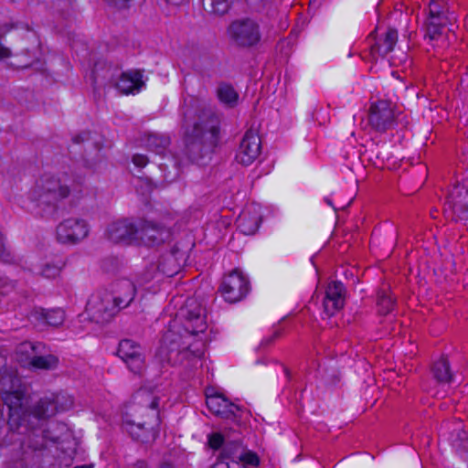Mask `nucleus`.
Instances as JSON below:
<instances>
[{
    "mask_svg": "<svg viewBox=\"0 0 468 468\" xmlns=\"http://www.w3.org/2000/svg\"><path fill=\"white\" fill-rule=\"evenodd\" d=\"M184 154L197 165L211 160L221 140V115L210 108L185 101L181 108Z\"/></svg>",
    "mask_w": 468,
    "mask_h": 468,
    "instance_id": "obj_1",
    "label": "nucleus"
},
{
    "mask_svg": "<svg viewBox=\"0 0 468 468\" xmlns=\"http://www.w3.org/2000/svg\"><path fill=\"white\" fill-rule=\"evenodd\" d=\"M2 399L8 408L7 425L21 432L35 424L46 428L48 419L58 411H65L73 406V398L66 393L52 394L41 398L31 409H26V388L17 378H2Z\"/></svg>",
    "mask_w": 468,
    "mask_h": 468,
    "instance_id": "obj_2",
    "label": "nucleus"
},
{
    "mask_svg": "<svg viewBox=\"0 0 468 468\" xmlns=\"http://www.w3.org/2000/svg\"><path fill=\"white\" fill-rule=\"evenodd\" d=\"M181 315L185 319L182 335L174 328H169L163 335L159 347L155 353V359L162 365L175 366L182 361L181 356L189 348V336L205 332L207 323L205 309L193 301L187 302L181 309Z\"/></svg>",
    "mask_w": 468,
    "mask_h": 468,
    "instance_id": "obj_3",
    "label": "nucleus"
},
{
    "mask_svg": "<svg viewBox=\"0 0 468 468\" xmlns=\"http://www.w3.org/2000/svg\"><path fill=\"white\" fill-rule=\"evenodd\" d=\"M81 178H73L64 173L59 177L44 175L30 193V198L46 215L57 211L58 203L68 197L70 193L81 191Z\"/></svg>",
    "mask_w": 468,
    "mask_h": 468,
    "instance_id": "obj_4",
    "label": "nucleus"
},
{
    "mask_svg": "<svg viewBox=\"0 0 468 468\" xmlns=\"http://www.w3.org/2000/svg\"><path fill=\"white\" fill-rule=\"evenodd\" d=\"M141 406V417L136 420H125L123 429L131 435L133 440L142 443L153 442L159 434V402L160 399L145 390L136 395Z\"/></svg>",
    "mask_w": 468,
    "mask_h": 468,
    "instance_id": "obj_5",
    "label": "nucleus"
},
{
    "mask_svg": "<svg viewBox=\"0 0 468 468\" xmlns=\"http://www.w3.org/2000/svg\"><path fill=\"white\" fill-rule=\"evenodd\" d=\"M10 431L27 436V442L22 445V452L17 453L7 463V468H43L46 456L47 441H57L58 437L52 436L47 428L35 424V427H27L25 432L8 425Z\"/></svg>",
    "mask_w": 468,
    "mask_h": 468,
    "instance_id": "obj_6",
    "label": "nucleus"
},
{
    "mask_svg": "<svg viewBox=\"0 0 468 468\" xmlns=\"http://www.w3.org/2000/svg\"><path fill=\"white\" fill-rule=\"evenodd\" d=\"M117 66L109 64L105 60H98L95 62L92 69V78L94 82L99 79L104 80L110 84H112L122 94H134L139 92L145 85L143 80L144 70L132 69L122 72L120 76L115 79L114 71H117Z\"/></svg>",
    "mask_w": 468,
    "mask_h": 468,
    "instance_id": "obj_7",
    "label": "nucleus"
},
{
    "mask_svg": "<svg viewBox=\"0 0 468 468\" xmlns=\"http://www.w3.org/2000/svg\"><path fill=\"white\" fill-rule=\"evenodd\" d=\"M226 32L229 43L239 48H251L261 41L260 23L249 16L232 20Z\"/></svg>",
    "mask_w": 468,
    "mask_h": 468,
    "instance_id": "obj_8",
    "label": "nucleus"
},
{
    "mask_svg": "<svg viewBox=\"0 0 468 468\" xmlns=\"http://www.w3.org/2000/svg\"><path fill=\"white\" fill-rule=\"evenodd\" d=\"M443 213L446 218L455 222L468 219V172L452 186L444 202Z\"/></svg>",
    "mask_w": 468,
    "mask_h": 468,
    "instance_id": "obj_9",
    "label": "nucleus"
},
{
    "mask_svg": "<svg viewBox=\"0 0 468 468\" xmlns=\"http://www.w3.org/2000/svg\"><path fill=\"white\" fill-rule=\"evenodd\" d=\"M207 442L211 449L219 451L217 460L226 463L229 468V462L236 463L239 454L242 453L246 445L239 435L230 438L228 434L220 432H212L207 436Z\"/></svg>",
    "mask_w": 468,
    "mask_h": 468,
    "instance_id": "obj_10",
    "label": "nucleus"
},
{
    "mask_svg": "<svg viewBox=\"0 0 468 468\" xmlns=\"http://www.w3.org/2000/svg\"><path fill=\"white\" fill-rule=\"evenodd\" d=\"M250 289L248 277L239 269H235L223 277L219 292L225 301L235 303L244 299Z\"/></svg>",
    "mask_w": 468,
    "mask_h": 468,
    "instance_id": "obj_11",
    "label": "nucleus"
},
{
    "mask_svg": "<svg viewBox=\"0 0 468 468\" xmlns=\"http://www.w3.org/2000/svg\"><path fill=\"white\" fill-rule=\"evenodd\" d=\"M397 118L395 107L388 101H378L371 104L368 111V123L379 133L395 128Z\"/></svg>",
    "mask_w": 468,
    "mask_h": 468,
    "instance_id": "obj_12",
    "label": "nucleus"
},
{
    "mask_svg": "<svg viewBox=\"0 0 468 468\" xmlns=\"http://www.w3.org/2000/svg\"><path fill=\"white\" fill-rule=\"evenodd\" d=\"M86 311L90 319L98 324L109 322L117 313L118 308L112 293L93 294L86 304Z\"/></svg>",
    "mask_w": 468,
    "mask_h": 468,
    "instance_id": "obj_13",
    "label": "nucleus"
},
{
    "mask_svg": "<svg viewBox=\"0 0 468 468\" xmlns=\"http://www.w3.org/2000/svg\"><path fill=\"white\" fill-rule=\"evenodd\" d=\"M117 356L125 363L128 369L136 375H141L145 368L144 348L136 341L129 338L119 342Z\"/></svg>",
    "mask_w": 468,
    "mask_h": 468,
    "instance_id": "obj_14",
    "label": "nucleus"
},
{
    "mask_svg": "<svg viewBox=\"0 0 468 468\" xmlns=\"http://www.w3.org/2000/svg\"><path fill=\"white\" fill-rule=\"evenodd\" d=\"M171 238V231L163 224L139 218L138 242L147 247L159 246Z\"/></svg>",
    "mask_w": 468,
    "mask_h": 468,
    "instance_id": "obj_15",
    "label": "nucleus"
},
{
    "mask_svg": "<svg viewBox=\"0 0 468 468\" xmlns=\"http://www.w3.org/2000/svg\"><path fill=\"white\" fill-rule=\"evenodd\" d=\"M139 219L123 218L111 223L106 229L107 238L114 243L138 242Z\"/></svg>",
    "mask_w": 468,
    "mask_h": 468,
    "instance_id": "obj_16",
    "label": "nucleus"
},
{
    "mask_svg": "<svg viewBox=\"0 0 468 468\" xmlns=\"http://www.w3.org/2000/svg\"><path fill=\"white\" fill-rule=\"evenodd\" d=\"M89 234V226L82 218H67L57 227V239L63 244H77Z\"/></svg>",
    "mask_w": 468,
    "mask_h": 468,
    "instance_id": "obj_17",
    "label": "nucleus"
},
{
    "mask_svg": "<svg viewBox=\"0 0 468 468\" xmlns=\"http://www.w3.org/2000/svg\"><path fill=\"white\" fill-rule=\"evenodd\" d=\"M261 150V143L259 134L253 130H248L239 144L236 160L244 165H250L259 156Z\"/></svg>",
    "mask_w": 468,
    "mask_h": 468,
    "instance_id": "obj_18",
    "label": "nucleus"
},
{
    "mask_svg": "<svg viewBox=\"0 0 468 468\" xmlns=\"http://www.w3.org/2000/svg\"><path fill=\"white\" fill-rule=\"evenodd\" d=\"M206 403L213 414L218 416L222 419L226 420H236L240 417V408L229 401V399L224 397L222 394L214 393V394H206Z\"/></svg>",
    "mask_w": 468,
    "mask_h": 468,
    "instance_id": "obj_19",
    "label": "nucleus"
},
{
    "mask_svg": "<svg viewBox=\"0 0 468 468\" xmlns=\"http://www.w3.org/2000/svg\"><path fill=\"white\" fill-rule=\"evenodd\" d=\"M345 303V287L341 282L328 283L323 301L324 311L328 316L334 315Z\"/></svg>",
    "mask_w": 468,
    "mask_h": 468,
    "instance_id": "obj_20",
    "label": "nucleus"
},
{
    "mask_svg": "<svg viewBox=\"0 0 468 468\" xmlns=\"http://www.w3.org/2000/svg\"><path fill=\"white\" fill-rule=\"evenodd\" d=\"M186 261V252L175 245L169 251L161 256L157 269L163 274L172 277L176 275Z\"/></svg>",
    "mask_w": 468,
    "mask_h": 468,
    "instance_id": "obj_21",
    "label": "nucleus"
},
{
    "mask_svg": "<svg viewBox=\"0 0 468 468\" xmlns=\"http://www.w3.org/2000/svg\"><path fill=\"white\" fill-rule=\"evenodd\" d=\"M50 347L43 342L25 341L16 348L17 360L25 365H30L34 359L46 355Z\"/></svg>",
    "mask_w": 468,
    "mask_h": 468,
    "instance_id": "obj_22",
    "label": "nucleus"
},
{
    "mask_svg": "<svg viewBox=\"0 0 468 468\" xmlns=\"http://www.w3.org/2000/svg\"><path fill=\"white\" fill-rule=\"evenodd\" d=\"M135 293V286L130 280L123 279L116 282L112 297L118 310L129 306L133 302Z\"/></svg>",
    "mask_w": 468,
    "mask_h": 468,
    "instance_id": "obj_23",
    "label": "nucleus"
},
{
    "mask_svg": "<svg viewBox=\"0 0 468 468\" xmlns=\"http://www.w3.org/2000/svg\"><path fill=\"white\" fill-rule=\"evenodd\" d=\"M160 171L163 173L164 180L167 183L176 181L181 174V164L178 157L167 152V154L160 156V161L157 162Z\"/></svg>",
    "mask_w": 468,
    "mask_h": 468,
    "instance_id": "obj_24",
    "label": "nucleus"
},
{
    "mask_svg": "<svg viewBox=\"0 0 468 468\" xmlns=\"http://www.w3.org/2000/svg\"><path fill=\"white\" fill-rule=\"evenodd\" d=\"M30 316L34 321L54 327L60 325L65 319L64 311L60 308L51 310L36 308L31 312Z\"/></svg>",
    "mask_w": 468,
    "mask_h": 468,
    "instance_id": "obj_25",
    "label": "nucleus"
},
{
    "mask_svg": "<svg viewBox=\"0 0 468 468\" xmlns=\"http://www.w3.org/2000/svg\"><path fill=\"white\" fill-rule=\"evenodd\" d=\"M170 144L169 135L156 133H148L144 141L145 147L159 156L166 153Z\"/></svg>",
    "mask_w": 468,
    "mask_h": 468,
    "instance_id": "obj_26",
    "label": "nucleus"
},
{
    "mask_svg": "<svg viewBox=\"0 0 468 468\" xmlns=\"http://www.w3.org/2000/svg\"><path fill=\"white\" fill-rule=\"evenodd\" d=\"M448 440L456 451H468V431L462 422L457 421L452 424Z\"/></svg>",
    "mask_w": 468,
    "mask_h": 468,
    "instance_id": "obj_27",
    "label": "nucleus"
},
{
    "mask_svg": "<svg viewBox=\"0 0 468 468\" xmlns=\"http://www.w3.org/2000/svg\"><path fill=\"white\" fill-rule=\"evenodd\" d=\"M398 41V31L394 28H388L384 37L378 39L371 48L372 53H377L385 57L391 52Z\"/></svg>",
    "mask_w": 468,
    "mask_h": 468,
    "instance_id": "obj_28",
    "label": "nucleus"
},
{
    "mask_svg": "<svg viewBox=\"0 0 468 468\" xmlns=\"http://www.w3.org/2000/svg\"><path fill=\"white\" fill-rule=\"evenodd\" d=\"M433 378L439 383H451L453 378V373L451 369L447 356H441L440 359L435 361L431 367Z\"/></svg>",
    "mask_w": 468,
    "mask_h": 468,
    "instance_id": "obj_29",
    "label": "nucleus"
},
{
    "mask_svg": "<svg viewBox=\"0 0 468 468\" xmlns=\"http://www.w3.org/2000/svg\"><path fill=\"white\" fill-rule=\"evenodd\" d=\"M378 311L382 315L391 313L395 306V297L388 289H380L377 299Z\"/></svg>",
    "mask_w": 468,
    "mask_h": 468,
    "instance_id": "obj_30",
    "label": "nucleus"
},
{
    "mask_svg": "<svg viewBox=\"0 0 468 468\" xmlns=\"http://www.w3.org/2000/svg\"><path fill=\"white\" fill-rule=\"evenodd\" d=\"M59 363L58 357L52 354L51 349L43 355L42 356L37 357V359H34V362L28 365L34 369L40 370H54L58 367Z\"/></svg>",
    "mask_w": 468,
    "mask_h": 468,
    "instance_id": "obj_31",
    "label": "nucleus"
},
{
    "mask_svg": "<svg viewBox=\"0 0 468 468\" xmlns=\"http://www.w3.org/2000/svg\"><path fill=\"white\" fill-rule=\"evenodd\" d=\"M217 95L221 102L229 105V107L236 105L239 99V94L235 89L230 84L227 83L219 84L217 90Z\"/></svg>",
    "mask_w": 468,
    "mask_h": 468,
    "instance_id": "obj_32",
    "label": "nucleus"
},
{
    "mask_svg": "<svg viewBox=\"0 0 468 468\" xmlns=\"http://www.w3.org/2000/svg\"><path fill=\"white\" fill-rule=\"evenodd\" d=\"M234 0H208L205 10L215 16H222L231 9Z\"/></svg>",
    "mask_w": 468,
    "mask_h": 468,
    "instance_id": "obj_33",
    "label": "nucleus"
},
{
    "mask_svg": "<svg viewBox=\"0 0 468 468\" xmlns=\"http://www.w3.org/2000/svg\"><path fill=\"white\" fill-rule=\"evenodd\" d=\"M260 463L259 455L246 446L242 453L239 454L236 464L239 465L241 468H256L260 465Z\"/></svg>",
    "mask_w": 468,
    "mask_h": 468,
    "instance_id": "obj_34",
    "label": "nucleus"
},
{
    "mask_svg": "<svg viewBox=\"0 0 468 468\" xmlns=\"http://www.w3.org/2000/svg\"><path fill=\"white\" fill-rule=\"evenodd\" d=\"M64 266V262L59 260L57 262H47L41 269V275L48 279L56 278Z\"/></svg>",
    "mask_w": 468,
    "mask_h": 468,
    "instance_id": "obj_35",
    "label": "nucleus"
},
{
    "mask_svg": "<svg viewBox=\"0 0 468 468\" xmlns=\"http://www.w3.org/2000/svg\"><path fill=\"white\" fill-rule=\"evenodd\" d=\"M51 5L58 12L64 13L71 6V0H51Z\"/></svg>",
    "mask_w": 468,
    "mask_h": 468,
    "instance_id": "obj_36",
    "label": "nucleus"
},
{
    "mask_svg": "<svg viewBox=\"0 0 468 468\" xmlns=\"http://www.w3.org/2000/svg\"><path fill=\"white\" fill-rule=\"evenodd\" d=\"M245 219H246V215L239 216V220H238L239 228L245 234H253L256 231V229H258L256 222H254L252 227L246 228Z\"/></svg>",
    "mask_w": 468,
    "mask_h": 468,
    "instance_id": "obj_37",
    "label": "nucleus"
},
{
    "mask_svg": "<svg viewBox=\"0 0 468 468\" xmlns=\"http://www.w3.org/2000/svg\"><path fill=\"white\" fill-rule=\"evenodd\" d=\"M442 27L435 25L434 23L427 24V35L430 38L434 39L441 34Z\"/></svg>",
    "mask_w": 468,
    "mask_h": 468,
    "instance_id": "obj_38",
    "label": "nucleus"
},
{
    "mask_svg": "<svg viewBox=\"0 0 468 468\" xmlns=\"http://www.w3.org/2000/svg\"><path fill=\"white\" fill-rule=\"evenodd\" d=\"M445 16L443 6L439 2H431L430 4V16Z\"/></svg>",
    "mask_w": 468,
    "mask_h": 468,
    "instance_id": "obj_39",
    "label": "nucleus"
},
{
    "mask_svg": "<svg viewBox=\"0 0 468 468\" xmlns=\"http://www.w3.org/2000/svg\"><path fill=\"white\" fill-rule=\"evenodd\" d=\"M110 5L119 9L128 8L133 0H105Z\"/></svg>",
    "mask_w": 468,
    "mask_h": 468,
    "instance_id": "obj_40",
    "label": "nucleus"
},
{
    "mask_svg": "<svg viewBox=\"0 0 468 468\" xmlns=\"http://www.w3.org/2000/svg\"><path fill=\"white\" fill-rule=\"evenodd\" d=\"M249 2L256 12H261L266 7L271 0H249Z\"/></svg>",
    "mask_w": 468,
    "mask_h": 468,
    "instance_id": "obj_41",
    "label": "nucleus"
},
{
    "mask_svg": "<svg viewBox=\"0 0 468 468\" xmlns=\"http://www.w3.org/2000/svg\"><path fill=\"white\" fill-rule=\"evenodd\" d=\"M148 161V157L144 154H136L133 156V163L138 167L145 166Z\"/></svg>",
    "mask_w": 468,
    "mask_h": 468,
    "instance_id": "obj_42",
    "label": "nucleus"
},
{
    "mask_svg": "<svg viewBox=\"0 0 468 468\" xmlns=\"http://www.w3.org/2000/svg\"><path fill=\"white\" fill-rule=\"evenodd\" d=\"M446 21H447L446 16H433L428 17L427 24L434 23L435 25H438V26L443 27L444 25L446 24Z\"/></svg>",
    "mask_w": 468,
    "mask_h": 468,
    "instance_id": "obj_43",
    "label": "nucleus"
},
{
    "mask_svg": "<svg viewBox=\"0 0 468 468\" xmlns=\"http://www.w3.org/2000/svg\"><path fill=\"white\" fill-rule=\"evenodd\" d=\"M446 21H447L446 16H433L428 17L427 24L434 23L435 25H438V26L443 27L444 25L446 24Z\"/></svg>",
    "mask_w": 468,
    "mask_h": 468,
    "instance_id": "obj_44",
    "label": "nucleus"
},
{
    "mask_svg": "<svg viewBox=\"0 0 468 468\" xmlns=\"http://www.w3.org/2000/svg\"><path fill=\"white\" fill-rule=\"evenodd\" d=\"M90 139V132H82L72 138L74 144H80Z\"/></svg>",
    "mask_w": 468,
    "mask_h": 468,
    "instance_id": "obj_45",
    "label": "nucleus"
},
{
    "mask_svg": "<svg viewBox=\"0 0 468 468\" xmlns=\"http://www.w3.org/2000/svg\"><path fill=\"white\" fill-rule=\"evenodd\" d=\"M281 333L280 331H275L272 335H271L270 337H267L265 338L264 340H262L261 342V346H269L271 345V343H273L279 336H280Z\"/></svg>",
    "mask_w": 468,
    "mask_h": 468,
    "instance_id": "obj_46",
    "label": "nucleus"
},
{
    "mask_svg": "<svg viewBox=\"0 0 468 468\" xmlns=\"http://www.w3.org/2000/svg\"><path fill=\"white\" fill-rule=\"evenodd\" d=\"M11 55V51L9 48L0 45V58H9Z\"/></svg>",
    "mask_w": 468,
    "mask_h": 468,
    "instance_id": "obj_47",
    "label": "nucleus"
},
{
    "mask_svg": "<svg viewBox=\"0 0 468 468\" xmlns=\"http://www.w3.org/2000/svg\"><path fill=\"white\" fill-rule=\"evenodd\" d=\"M132 468H150V466L146 461L138 460L133 464Z\"/></svg>",
    "mask_w": 468,
    "mask_h": 468,
    "instance_id": "obj_48",
    "label": "nucleus"
},
{
    "mask_svg": "<svg viewBox=\"0 0 468 468\" xmlns=\"http://www.w3.org/2000/svg\"><path fill=\"white\" fill-rule=\"evenodd\" d=\"M12 28H13L12 25L5 24V25L1 26L0 27V38L4 37V36Z\"/></svg>",
    "mask_w": 468,
    "mask_h": 468,
    "instance_id": "obj_49",
    "label": "nucleus"
},
{
    "mask_svg": "<svg viewBox=\"0 0 468 468\" xmlns=\"http://www.w3.org/2000/svg\"><path fill=\"white\" fill-rule=\"evenodd\" d=\"M114 264V263H117V260L115 259H106L103 261V263H102V268L106 271H112V270H110L108 268V264Z\"/></svg>",
    "mask_w": 468,
    "mask_h": 468,
    "instance_id": "obj_50",
    "label": "nucleus"
},
{
    "mask_svg": "<svg viewBox=\"0 0 468 468\" xmlns=\"http://www.w3.org/2000/svg\"><path fill=\"white\" fill-rule=\"evenodd\" d=\"M156 468H176L175 464L168 462H164L160 463Z\"/></svg>",
    "mask_w": 468,
    "mask_h": 468,
    "instance_id": "obj_51",
    "label": "nucleus"
},
{
    "mask_svg": "<svg viewBox=\"0 0 468 468\" xmlns=\"http://www.w3.org/2000/svg\"><path fill=\"white\" fill-rule=\"evenodd\" d=\"M5 250L3 242L0 240V260H5Z\"/></svg>",
    "mask_w": 468,
    "mask_h": 468,
    "instance_id": "obj_52",
    "label": "nucleus"
},
{
    "mask_svg": "<svg viewBox=\"0 0 468 468\" xmlns=\"http://www.w3.org/2000/svg\"><path fill=\"white\" fill-rule=\"evenodd\" d=\"M284 371H285V374H286L287 378H290L291 374H290L289 369L285 367Z\"/></svg>",
    "mask_w": 468,
    "mask_h": 468,
    "instance_id": "obj_53",
    "label": "nucleus"
},
{
    "mask_svg": "<svg viewBox=\"0 0 468 468\" xmlns=\"http://www.w3.org/2000/svg\"><path fill=\"white\" fill-rule=\"evenodd\" d=\"M329 206H333L332 201L329 198L324 199Z\"/></svg>",
    "mask_w": 468,
    "mask_h": 468,
    "instance_id": "obj_54",
    "label": "nucleus"
},
{
    "mask_svg": "<svg viewBox=\"0 0 468 468\" xmlns=\"http://www.w3.org/2000/svg\"><path fill=\"white\" fill-rule=\"evenodd\" d=\"M74 468H90V467L87 466V465H81V466H76Z\"/></svg>",
    "mask_w": 468,
    "mask_h": 468,
    "instance_id": "obj_55",
    "label": "nucleus"
},
{
    "mask_svg": "<svg viewBox=\"0 0 468 468\" xmlns=\"http://www.w3.org/2000/svg\"><path fill=\"white\" fill-rule=\"evenodd\" d=\"M4 422H5V420L2 417H0V427L3 425Z\"/></svg>",
    "mask_w": 468,
    "mask_h": 468,
    "instance_id": "obj_56",
    "label": "nucleus"
}]
</instances>
